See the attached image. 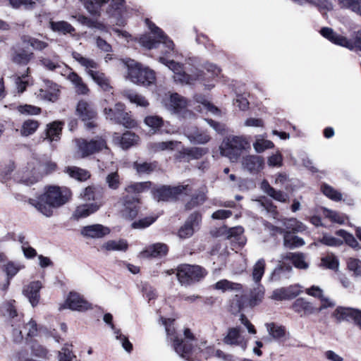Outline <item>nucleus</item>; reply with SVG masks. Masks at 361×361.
<instances>
[{
  "label": "nucleus",
  "instance_id": "nucleus-1",
  "mask_svg": "<svg viewBox=\"0 0 361 361\" xmlns=\"http://www.w3.org/2000/svg\"><path fill=\"white\" fill-rule=\"evenodd\" d=\"M71 196V192L66 188L48 186L45 192L37 198H30L27 202L43 215L49 217L53 209L66 204Z\"/></svg>",
  "mask_w": 361,
  "mask_h": 361
},
{
  "label": "nucleus",
  "instance_id": "nucleus-2",
  "mask_svg": "<svg viewBox=\"0 0 361 361\" xmlns=\"http://www.w3.org/2000/svg\"><path fill=\"white\" fill-rule=\"evenodd\" d=\"M6 312L11 318V334L15 343H20L24 338L22 328L25 331L27 337L34 336L37 334V328L35 321L30 319L26 324L22 320V317L18 315L13 302L6 304Z\"/></svg>",
  "mask_w": 361,
  "mask_h": 361
},
{
  "label": "nucleus",
  "instance_id": "nucleus-3",
  "mask_svg": "<svg viewBox=\"0 0 361 361\" xmlns=\"http://www.w3.org/2000/svg\"><path fill=\"white\" fill-rule=\"evenodd\" d=\"M124 64L127 68L126 78L130 82L144 87H149L156 81L155 72L144 67L133 59H127Z\"/></svg>",
  "mask_w": 361,
  "mask_h": 361
},
{
  "label": "nucleus",
  "instance_id": "nucleus-4",
  "mask_svg": "<svg viewBox=\"0 0 361 361\" xmlns=\"http://www.w3.org/2000/svg\"><path fill=\"white\" fill-rule=\"evenodd\" d=\"M145 23L152 33L154 35V37H153L149 35L142 36L140 39V44L148 49H152L157 48L159 44L162 43L166 47L164 54H170L174 49V44L173 41L149 19H146Z\"/></svg>",
  "mask_w": 361,
  "mask_h": 361
},
{
  "label": "nucleus",
  "instance_id": "nucleus-5",
  "mask_svg": "<svg viewBox=\"0 0 361 361\" xmlns=\"http://www.w3.org/2000/svg\"><path fill=\"white\" fill-rule=\"evenodd\" d=\"M159 61L162 64L167 66L170 70L173 72V80L176 82L180 84L192 85L196 81H203L204 73L202 71L195 69V71L190 75L187 74L183 71L182 65L173 60H169L164 56H160Z\"/></svg>",
  "mask_w": 361,
  "mask_h": 361
},
{
  "label": "nucleus",
  "instance_id": "nucleus-6",
  "mask_svg": "<svg viewBox=\"0 0 361 361\" xmlns=\"http://www.w3.org/2000/svg\"><path fill=\"white\" fill-rule=\"evenodd\" d=\"M250 145L245 138L241 136H230L224 139L220 146L222 156L228 157L231 161L235 162L241 154Z\"/></svg>",
  "mask_w": 361,
  "mask_h": 361
},
{
  "label": "nucleus",
  "instance_id": "nucleus-7",
  "mask_svg": "<svg viewBox=\"0 0 361 361\" xmlns=\"http://www.w3.org/2000/svg\"><path fill=\"white\" fill-rule=\"evenodd\" d=\"M207 271L200 266L181 264L177 269V278L182 286H190L202 280Z\"/></svg>",
  "mask_w": 361,
  "mask_h": 361
},
{
  "label": "nucleus",
  "instance_id": "nucleus-8",
  "mask_svg": "<svg viewBox=\"0 0 361 361\" xmlns=\"http://www.w3.org/2000/svg\"><path fill=\"white\" fill-rule=\"evenodd\" d=\"M77 153L82 158L99 152L102 149L107 148L105 140L102 137L87 141L83 138L75 140Z\"/></svg>",
  "mask_w": 361,
  "mask_h": 361
},
{
  "label": "nucleus",
  "instance_id": "nucleus-9",
  "mask_svg": "<svg viewBox=\"0 0 361 361\" xmlns=\"http://www.w3.org/2000/svg\"><path fill=\"white\" fill-rule=\"evenodd\" d=\"M187 185H178L175 187L163 185L154 192V196L158 201H171L176 200L182 194L188 195L191 190Z\"/></svg>",
  "mask_w": 361,
  "mask_h": 361
},
{
  "label": "nucleus",
  "instance_id": "nucleus-10",
  "mask_svg": "<svg viewBox=\"0 0 361 361\" xmlns=\"http://www.w3.org/2000/svg\"><path fill=\"white\" fill-rule=\"evenodd\" d=\"M76 112L87 130H92L97 126L94 120L97 117V113L94 109L85 101H80L76 108Z\"/></svg>",
  "mask_w": 361,
  "mask_h": 361
},
{
  "label": "nucleus",
  "instance_id": "nucleus-11",
  "mask_svg": "<svg viewBox=\"0 0 361 361\" xmlns=\"http://www.w3.org/2000/svg\"><path fill=\"white\" fill-rule=\"evenodd\" d=\"M184 336V339H174V350L180 357L188 360L193 348L192 341L195 340V336L189 329H185Z\"/></svg>",
  "mask_w": 361,
  "mask_h": 361
},
{
  "label": "nucleus",
  "instance_id": "nucleus-12",
  "mask_svg": "<svg viewBox=\"0 0 361 361\" xmlns=\"http://www.w3.org/2000/svg\"><path fill=\"white\" fill-rule=\"evenodd\" d=\"M123 208L121 209L123 218L129 220L133 219L138 214L139 198L136 196L126 195L123 198Z\"/></svg>",
  "mask_w": 361,
  "mask_h": 361
},
{
  "label": "nucleus",
  "instance_id": "nucleus-13",
  "mask_svg": "<svg viewBox=\"0 0 361 361\" xmlns=\"http://www.w3.org/2000/svg\"><path fill=\"white\" fill-rule=\"evenodd\" d=\"M162 104L169 111L178 113L187 106V101L177 92L166 94Z\"/></svg>",
  "mask_w": 361,
  "mask_h": 361
},
{
  "label": "nucleus",
  "instance_id": "nucleus-14",
  "mask_svg": "<svg viewBox=\"0 0 361 361\" xmlns=\"http://www.w3.org/2000/svg\"><path fill=\"white\" fill-rule=\"evenodd\" d=\"M202 220L201 214L197 212H194L190 214L185 224L179 229L178 236L180 238H187L190 237L195 229L198 226Z\"/></svg>",
  "mask_w": 361,
  "mask_h": 361
},
{
  "label": "nucleus",
  "instance_id": "nucleus-15",
  "mask_svg": "<svg viewBox=\"0 0 361 361\" xmlns=\"http://www.w3.org/2000/svg\"><path fill=\"white\" fill-rule=\"evenodd\" d=\"M223 342L228 345L239 346L243 350L247 347V341L240 334V329L238 327L229 328L226 335L223 338Z\"/></svg>",
  "mask_w": 361,
  "mask_h": 361
},
{
  "label": "nucleus",
  "instance_id": "nucleus-16",
  "mask_svg": "<svg viewBox=\"0 0 361 361\" xmlns=\"http://www.w3.org/2000/svg\"><path fill=\"white\" fill-rule=\"evenodd\" d=\"M264 160L263 157L257 155H247L243 157V169L247 170L250 173H257L264 167Z\"/></svg>",
  "mask_w": 361,
  "mask_h": 361
},
{
  "label": "nucleus",
  "instance_id": "nucleus-17",
  "mask_svg": "<svg viewBox=\"0 0 361 361\" xmlns=\"http://www.w3.org/2000/svg\"><path fill=\"white\" fill-rule=\"evenodd\" d=\"M72 310L85 311L91 308V305L85 300L78 293L71 292L66 300L63 308Z\"/></svg>",
  "mask_w": 361,
  "mask_h": 361
},
{
  "label": "nucleus",
  "instance_id": "nucleus-18",
  "mask_svg": "<svg viewBox=\"0 0 361 361\" xmlns=\"http://www.w3.org/2000/svg\"><path fill=\"white\" fill-rule=\"evenodd\" d=\"M42 285L40 281H35L25 286L23 289V294L28 299L32 307L38 305L40 299L39 290Z\"/></svg>",
  "mask_w": 361,
  "mask_h": 361
},
{
  "label": "nucleus",
  "instance_id": "nucleus-19",
  "mask_svg": "<svg viewBox=\"0 0 361 361\" xmlns=\"http://www.w3.org/2000/svg\"><path fill=\"white\" fill-rule=\"evenodd\" d=\"M320 33L324 37L336 44L347 47L350 49H352L353 47L352 42L348 40L346 37L336 33L332 28L327 27H323L321 29Z\"/></svg>",
  "mask_w": 361,
  "mask_h": 361
},
{
  "label": "nucleus",
  "instance_id": "nucleus-20",
  "mask_svg": "<svg viewBox=\"0 0 361 361\" xmlns=\"http://www.w3.org/2000/svg\"><path fill=\"white\" fill-rule=\"evenodd\" d=\"M300 286L298 285L283 287L273 291L271 299L275 300H290L300 295Z\"/></svg>",
  "mask_w": 361,
  "mask_h": 361
},
{
  "label": "nucleus",
  "instance_id": "nucleus-21",
  "mask_svg": "<svg viewBox=\"0 0 361 361\" xmlns=\"http://www.w3.org/2000/svg\"><path fill=\"white\" fill-rule=\"evenodd\" d=\"M208 152V149L204 147L183 148L177 155L180 161H190L192 159H198Z\"/></svg>",
  "mask_w": 361,
  "mask_h": 361
},
{
  "label": "nucleus",
  "instance_id": "nucleus-22",
  "mask_svg": "<svg viewBox=\"0 0 361 361\" xmlns=\"http://www.w3.org/2000/svg\"><path fill=\"white\" fill-rule=\"evenodd\" d=\"M110 229L102 224H94L84 226L80 231L84 237L92 238H101L108 235Z\"/></svg>",
  "mask_w": 361,
  "mask_h": 361
},
{
  "label": "nucleus",
  "instance_id": "nucleus-23",
  "mask_svg": "<svg viewBox=\"0 0 361 361\" xmlns=\"http://www.w3.org/2000/svg\"><path fill=\"white\" fill-rule=\"evenodd\" d=\"M39 63L46 69L50 71H54L61 68L63 63L60 59V56L54 53L51 56H42L39 59Z\"/></svg>",
  "mask_w": 361,
  "mask_h": 361
},
{
  "label": "nucleus",
  "instance_id": "nucleus-24",
  "mask_svg": "<svg viewBox=\"0 0 361 361\" xmlns=\"http://www.w3.org/2000/svg\"><path fill=\"white\" fill-rule=\"evenodd\" d=\"M168 252V247L166 244L158 243L153 244L148 247H147L145 250H143L141 253L142 257H162L166 255Z\"/></svg>",
  "mask_w": 361,
  "mask_h": 361
},
{
  "label": "nucleus",
  "instance_id": "nucleus-25",
  "mask_svg": "<svg viewBox=\"0 0 361 361\" xmlns=\"http://www.w3.org/2000/svg\"><path fill=\"white\" fill-rule=\"evenodd\" d=\"M195 99L199 104L198 110L200 111H205L216 116H221V110L210 102L204 96L201 94L195 95Z\"/></svg>",
  "mask_w": 361,
  "mask_h": 361
},
{
  "label": "nucleus",
  "instance_id": "nucleus-26",
  "mask_svg": "<svg viewBox=\"0 0 361 361\" xmlns=\"http://www.w3.org/2000/svg\"><path fill=\"white\" fill-rule=\"evenodd\" d=\"M282 259L290 260L295 267L300 269H307L309 267V264L305 260L306 257L302 252H288L283 255Z\"/></svg>",
  "mask_w": 361,
  "mask_h": 361
},
{
  "label": "nucleus",
  "instance_id": "nucleus-27",
  "mask_svg": "<svg viewBox=\"0 0 361 361\" xmlns=\"http://www.w3.org/2000/svg\"><path fill=\"white\" fill-rule=\"evenodd\" d=\"M21 41L24 44L30 46L33 50L37 51H42L49 47V43L47 41L27 35H23Z\"/></svg>",
  "mask_w": 361,
  "mask_h": 361
},
{
  "label": "nucleus",
  "instance_id": "nucleus-28",
  "mask_svg": "<svg viewBox=\"0 0 361 361\" xmlns=\"http://www.w3.org/2000/svg\"><path fill=\"white\" fill-rule=\"evenodd\" d=\"M265 289L262 284H256V286L250 290L248 302L250 307L259 305L264 299Z\"/></svg>",
  "mask_w": 361,
  "mask_h": 361
},
{
  "label": "nucleus",
  "instance_id": "nucleus-29",
  "mask_svg": "<svg viewBox=\"0 0 361 361\" xmlns=\"http://www.w3.org/2000/svg\"><path fill=\"white\" fill-rule=\"evenodd\" d=\"M185 135L191 143L194 144H206L210 140V137L205 132H200L197 129L190 130H185Z\"/></svg>",
  "mask_w": 361,
  "mask_h": 361
},
{
  "label": "nucleus",
  "instance_id": "nucleus-30",
  "mask_svg": "<svg viewBox=\"0 0 361 361\" xmlns=\"http://www.w3.org/2000/svg\"><path fill=\"white\" fill-rule=\"evenodd\" d=\"M72 57L85 68V71L89 75L90 72H94L97 68L98 65L94 60L84 57L77 51H73L72 53Z\"/></svg>",
  "mask_w": 361,
  "mask_h": 361
},
{
  "label": "nucleus",
  "instance_id": "nucleus-31",
  "mask_svg": "<svg viewBox=\"0 0 361 361\" xmlns=\"http://www.w3.org/2000/svg\"><path fill=\"white\" fill-rule=\"evenodd\" d=\"M305 244V240L298 236L293 235L290 231H286L283 236V245L289 249H295L303 246Z\"/></svg>",
  "mask_w": 361,
  "mask_h": 361
},
{
  "label": "nucleus",
  "instance_id": "nucleus-32",
  "mask_svg": "<svg viewBox=\"0 0 361 361\" xmlns=\"http://www.w3.org/2000/svg\"><path fill=\"white\" fill-rule=\"evenodd\" d=\"M49 27L52 31L63 35L73 34L75 29L69 23L64 20L50 21Z\"/></svg>",
  "mask_w": 361,
  "mask_h": 361
},
{
  "label": "nucleus",
  "instance_id": "nucleus-33",
  "mask_svg": "<svg viewBox=\"0 0 361 361\" xmlns=\"http://www.w3.org/2000/svg\"><path fill=\"white\" fill-rule=\"evenodd\" d=\"M62 130V123L54 121L47 126L46 130V137L49 142L58 141Z\"/></svg>",
  "mask_w": 361,
  "mask_h": 361
},
{
  "label": "nucleus",
  "instance_id": "nucleus-34",
  "mask_svg": "<svg viewBox=\"0 0 361 361\" xmlns=\"http://www.w3.org/2000/svg\"><path fill=\"white\" fill-rule=\"evenodd\" d=\"M109 0H82L85 8L92 16H99L102 7Z\"/></svg>",
  "mask_w": 361,
  "mask_h": 361
},
{
  "label": "nucleus",
  "instance_id": "nucleus-35",
  "mask_svg": "<svg viewBox=\"0 0 361 361\" xmlns=\"http://www.w3.org/2000/svg\"><path fill=\"white\" fill-rule=\"evenodd\" d=\"M99 208V205L97 204V203H92L90 204H82L76 208L73 214V216L76 219L85 218L90 215L91 214L97 211Z\"/></svg>",
  "mask_w": 361,
  "mask_h": 361
},
{
  "label": "nucleus",
  "instance_id": "nucleus-36",
  "mask_svg": "<svg viewBox=\"0 0 361 361\" xmlns=\"http://www.w3.org/2000/svg\"><path fill=\"white\" fill-rule=\"evenodd\" d=\"M266 262L264 259H259L252 269V279L255 284H260L261 279L264 274Z\"/></svg>",
  "mask_w": 361,
  "mask_h": 361
},
{
  "label": "nucleus",
  "instance_id": "nucleus-37",
  "mask_svg": "<svg viewBox=\"0 0 361 361\" xmlns=\"http://www.w3.org/2000/svg\"><path fill=\"white\" fill-rule=\"evenodd\" d=\"M90 76L104 90L113 88L110 80L104 73L96 70L94 72H90Z\"/></svg>",
  "mask_w": 361,
  "mask_h": 361
},
{
  "label": "nucleus",
  "instance_id": "nucleus-38",
  "mask_svg": "<svg viewBox=\"0 0 361 361\" xmlns=\"http://www.w3.org/2000/svg\"><path fill=\"white\" fill-rule=\"evenodd\" d=\"M64 172L70 177L80 181L86 180L90 176L87 171L77 166H67L65 168Z\"/></svg>",
  "mask_w": 361,
  "mask_h": 361
},
{
  "label": "nucleus",
  "instance_id": "nucleus-39",
  "mask_svg": "<svg viewBox=\"0 0 361 361\" xmlns=\"http://www.w3.org/2000/svg\"><path fill=\"white\" fill-rule=\"evenodd\" d=\"M180 143L178 141H165V142H155L149 144V149L153 152H159L161 151H172Z\"/></svg>",
  "mask_w": 361,
  "mask_h": 361
},
{
  "label": "nucleus",
  "instance_id": "nucleus-40",
  "mask_svg": "<svg viewBox=\"0 0 361 361\" xmlns=\"http://www.w3.org/2000/svg\"><path fill=\"white\" fill-rule=\"evenodd\" d=\"M25 266L19 262H8L4 265V271L7 277V286L9 285L10 280L13 278L18 272L24 269Z\"/></svg>",
  "mask_w": 361,
  "mask_h": 361
},
{
  "label": "nucleus",
  "instance_id": "nucleus-41",
  "mask_svg": "<svg viewBox=\"0 0 361 361\" xmlns=\"http://www.w3.org/2000/svg\"><path fill=\"white\" fill-rule=\"evenodd\" d=\"M128 248L126 241L120 240H109L101 246V250L106 251H125Z\"/></svg>",
  "mask_w": 361,
  "mask_h": 361
},
{
  "label": "nucleus",
  "instance_id": "nucleus-42",
  "mask_svg": "<svg viewBox=\"0 0 361 361\" xmlns=\"http://www.w3.org/2000/svg\"><path fill=\"white\" fill-rule=\"evenodd\" d=\"M299 5L310 4L317 6L320 11H331L333 4L328 0H293Z\"/></svg>",
  "mask_w": 361,
  "mask_h": 361
},
{
  "label": "nucleus",
  "instance_id": "nucleus-43",
  "mask_svg": "<svg viewBox=\"0 0 361 361\" xmlns=\"http://www.w3.org/2000/svg\"><path fill=\"white\" fill-rule=\"evenodd\" d=\"M266 327L269 335L271 336L274 339H285L286 333L283 326L278 325L275 323H269L266 324Z\"/></svg>",
  "mask_w": 361,
  "mask_h": 361
},
{
  "label": "nucleus",
  "instance_id": "nucleus-44",
  "mask_svg": "<svg viewBox=\"0 0 361 361\" xmlns=\"http://www.w3.org/2000/svg\"><path fill=\"white\" fill-rule=\"evenodd\" d=\"M34 54L23 49L16 51L12 56V61L17 64L26 65L33 58Z\"/></svg>",
  "mask_w": 361,
  "mask_h": 361
},
{
  "label": "nucleus",
  "instance_id": "nucleus-45",
  "mask_svg": "<svg viewBox=\"0 0 361 361\" xmlns=\"http://www.w3.org/2000/svg\"><path fill=\"white\" fill-rule=\"evenodd\" d=\"M292 307L293 310L298 313L304 312L305 313L311 314L314 311V308L311 303L306 301L303 298H298L295 300L292 305Z\"/></svg>",
  "mask_w": 361,
  "mask_h": 361
},
{
  "label": "nucleus",
  "instance_id": "nucleus-46",
  "mask_svg": "<svg viewBox=\"0 0 361 361\" xmlns=\"http://www.w3.org/2000/svg\"><path fill=\"white\" fill-rule=\"evenodd\" d=\"M214 288L225 292L226 290H239L242 286L238 283H233L226 279L219 281L214 284Z\"/></svg>",
  "mask_w": 361,
  "mask_h": 361
},
{
  "label": "nucleus",
  "instance_id": "nucleus-47",
  "mask_svg": "<svg viewBox=\"0 0 361 361\" xmlns=\"http://www.w3.org/2000/svg\"><path fill=\"white\" fill-rule=\"evenodd\" d=\"M109 119L117 123H121L126 128H133L136 125V122L130 117L128 113H122L121 116H109Z\"/></svg>",
  "mask_w": 361,
  "mask_h": 361
},
{
  "label": "nucleus",
  "instance_id": "nucleus-48",
  "mask_svg": "<svg viewBox=\"0 0 361 361\" xmlns=\"http://www.w3.org/2000/svg\"><path fill=\"white\" fill-rule=\"evenodd\" d=\"M139 137L134 133L127 131L121 137L120 144L123 149H128L137 143Z\"/></svg>",
  "mask_w": 361,
  "mask_h": 361
},
{
  "label": "nucleus",
  "instance_id": "nucleus-49",
  "mask_svg": "<svg viewBox=\"0 0 361 361\" xmlns=\"http://www.w3.org/2000/svg\"><path fill=\"white\" fill-rule=\"evenodd\" d=\"M341 8H346L361 15V0H338Z\"/></svg>",
  "mask_w": 361,
  "mask_h": 361
},
{
  "label": "nucleus",
  "instance_id": "nucleus-50",
  "mask_svg": "<svg viewBox=\"0 0 361 361\" xmlns=\"http://www.w3.org/2000/svg\"><path fill=\"white\" fill-rule=\"evenodd\" d=\"M38 127L39 123L37 121L28 119L23 123L20 134L23 136H28L33 134Z\"/></svg>",
  "mask_w": 361,
  "mask_h": 361
},
{
  "label": "nucleus",
  "instance_id": "nucleus-51",
  "mask_svg": "<svg viewBox=\"0 0 361 361\" xmlns=\"http://www.w3.org/2000/svg\"><path fill=\"white\" fill-rule=\"evenodd\" d=\"M283 224L286 231H292L293 233L302 232L306 228V226L302 223L295 219H288Z\"/></svg>",
  "mask_w": 361,
  "mask_h": 361
},
{
  "label": "nucleus",
  "instance_id": "nucleus-52",
  "mask_svg": "<svg viewBox=\"0 0 361 361\" xmlns=\"http://www.w3.org/2000/svg\"><path fill=\"white\" fill-rule=\"evenodd\" d=\"M336 234L342 237L345 240L346 244H348L351 247L355 250H360L361 248L360 245L352 234L342 229L338 230L336 232Z\"/></svg>",
  "mask_w": 361,
  "mask_h": 361
},
{
  "label": "nucleus",
  "instance_id": "nucleus-53",
  "mask_svg": "<svg viewBox=\"0 0 361 361\" xmlns=\"http://www.w3.org/2000/svg\"><path fill=\"white\" fill-rule=\"evenodd\" d=\"M125 0H111L107 13L111 16L120 15L124 8Z\"/></svg>",
  "mask_w": 361,
  "mask_h": 361
},
{
  "label": "nucleus",
  "instance_id": "nucleus-54",
  "mask_svg": "<svg viewBox=\"0 0 361 361\" xmlns=\"http://www.w3.org/2000/svg\"><path fill=\"white\" fill-rule=\"evenodd\" d=\"M149 184V182L135 183L128 185L125 190L128 194H135L134 196L137 197V195L148 188Z\"/></svg>",
  "mask_w": 361,
  "mask_h": 361
},
{
  "label": "nucleus",
  "instance_id": "nucleus-55",
  "mask_svg": "<svg viewBox=\"0 0 361 361\" xmlns=\"http://www.w3.org/2000/svg\"><path fill=\"white\" fill-rule=\"evenodd\" d=\"M321 189L324 195L332 200L340 201L342 199L341 193L327 184H323Z\"/></svg>",
  "mask_w": 361,
  "mask_h": 361
},
{
  "label": "nucleus",
  "instance_id": "nucleus-56",
  "mask_svg": "<svg viewBox=\"0 0 361 361\" xmlns=\"http://www.w3.org/2000/svg\"><path fill=\"white\" fill-rule=\"evenodd\" d=\"M145 123L156 132L163 126L164 121L158 116H148L145 118Z\"/></svg>",
  "mask_w": 361,
  "mask_h": 361
},
{
  "label": "nucleus",
  "instance_id": "nucleus-57",
  "mask_svg": "<svg viewBox=\"0 0 361 361\" xmlns=\"http://www.w3.org/2000/svg\"><path fill=\"white\" fill-rule=\"evenodd\" d=\"M106 183L111 190H117L121 185L120 176L117 171L111 172L106 177Z\"/></svg>",
  "mask_w": 361,
  "mask_h": 361
},
{
  "label": "nucleus",
  "instance_id": "nucleus-58",
  "mask_svg": "<svg viewBox=\"0 0 361 361\" xmlns=\"http://www.w3.org/2000/svg\"><path fill=\"white\" fill-rule=\"evenodd\" d=\"M161 321L162 322V324L165 326V331L166 333L167 336L173 341L174 343V339L176 338H178L175 335V329L173 327V322L174 319H165L164 317H161Z\"/></svg>",
  "mask_w": 361,
  "mask_h": 361
},
{
  "label": "nucleus",
  "instance_id": "nucleus-59",
  "mask_svg": "<svg viewBox=\"0 0 361 361\" xmlns=\"http://www.w3.org/2000/svg\"><path fill=\"white\" fill-rule=\"evenodd\" d=\"M115 337L116 340H118L121 342V344L123 348L128 353H131L133 350V344L129 341L128 337L125 335L122 334L121 330H115L114 331Z\"/></svg>",
  "mask_w": 361,
  "mask_h": 361
},
{
  "label": "nucleus",
  "instance_id": "nucleus-60",
  "mask_svg": "<svg viewBox=\"0 0 361 361\" xmlns=\"http://www.w3.org/2000/svg\"><path fill=\"white\" fill-rule=\"evenodd\" d=\"M347 267L355 276H361V260L350 257L347 261Z\"/></svg>",
  "mask_w": 361,
  "mask_h": 361
},
{
  "label": "nucleus",
  "instance_id": "nucleus-61",
  "mask_svg": "<svg viewBox=\"0 0 361 361\" xmlns=\"http://www.w3.org/2000/svg\"><path fill=\"white\" fill-rule=\"evenodd\" d=\"M322 265L336 271L338 269L339 262L336 256L329 255L322 259Z\"/></svg>",
  "mask_w": 361,
  "mask_h": 361
},
{
  "label": "nucleus",
  "instance_id": "nucleus-62",
  "mask_svg": "<svg viewBox=\"0 0 361 361\" xmlns=\"http://www.w3.org/2000/svg\"><path fill=\"white\" fill-rule=\"evenodd\" d=\"M273 147L274 144L271 141L264 139H257L253 144V147L257 153H262L264 150L271 149Z\"/></svg>",
  "mask_w": 361,
  "mask_h": 361
},
{
  "label": "nucleus",
  "instance_id": "nucleus-63",
  "mask_svg": "<svg viewBox=\"0 0 361 361\" xmlns=\"http://www.w3.org/2000/svg\"><path fill=\"white\" fill-rule=\"evenodd\" d=\"M16 84L18 90L23 91L32 86V80L27 75H23L21 77H18L16 79Z\"/></svg>",
  "mask_w": 361,
  "mask_h": 361
},
{
  "label": "nucleus",
  "instance_id": "nucleus-64",
  "mask_svg": "<svg viewBox=\"0 0 361 361\" xmlns=\"http://www.w3.org/2000/svg\"><path fill=\"white\" fill-rule=\"evenodd\" d=\"M131 103L135 104L137 106L146 107L149 105V102L145 97L137 94L135 92H131L127 95Z\"/></svg>",
  "mask_w": 361,
  "mask_h": 361
}]
</instances>
